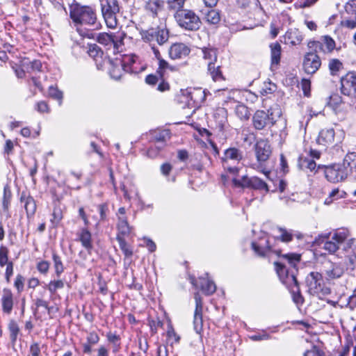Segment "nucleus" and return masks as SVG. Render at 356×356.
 <instances>
[{"label": "nucleus", "instance_id": "obj_1", "mask_svg": "<svg viewBox=\"0 0 356 356\" xmlns=\"http://www.w3.org/2000/svg\"><path fill=\"white\" fill-rule=\"evenodd\" d=\"M287 260V265L282 261L274 263L277 274L281 282L290 291L293 300L297 305H302L304 302L296 274L298 273L297 264L300 261V256L298 254L287 253L283 256Z\"/></svg>", "mask_w": 356, "mask_h": 356}, {"label": "nucleus", "instance_id": "obj_2", "mask_svg": "<svg viewBox=\"0 0 356 356\" xmlns=\"http://www.w3.org/2000/svg\"><path fill=\"white\" fill-rule=\"evenodd\" d=\"M315 243L331 254L341 249L345 252L356 249V239L353 237L350 231L345 227L318 235Z\"/></svg>", "mask_w": 356, "mask_h": 356}, {"label": "nucleus", "instance_id": "obj_3", "mask_svg": "<svg viewBox=\"0 0 356 356\" xmlns=\"http://www.w3.org/2000/svg\"><path fill=\"white\" fill-rule=\"evenodd\" d=\"M70 17L76 24L92 26L98 29L100 24L97 22V16L95 10L88 6H82L74 1L70 5Z\"/></svg>", "mask_w": 356, "mask_h": 356}, {"label": "nucleus", "instance_id": "obj_4", "mask_svg": "<svg viewBox=\"0 0 356 356\" xmlns=\"http://www.w3.org/2000/svg\"><path fill=\"white\" fill-rule=\"evenodd\" d=\"M309 51L303 59L302 66L304 71L308 74H313L317 72L321 65V60L317 53L324 51L323 43L317 41H309L307 44Z\"/></svg>", "mask_w": 356, "mask_h": 356}, {"label": "nucleus", "instance_id": "obj_5", "mask_svg": "<svg viewBox=\"0 0 356 356\" xmlns=\"http://www.w3.org/2000/svg\"><path fill=\"white\" fill-rule=\"evenodd\" d=\"M257 161L251 164V168L262 172L268 178L270 172L266 168V163L272 153L270 145L268 140L261 139L254 145Z\"/></svg>", "mask_w": 356, "mask_h": 356}, {"label": "nucleus", "instance_id": "obj_6", "mask_svg": "<svg viewBox=\"0 0 356 356\" xmlns=\"http://www.w3.org/2000/svg\"><path fill=\"white\" fill-rule=\"evenodd\" d=\"M175 17L178 25L188 31H197L202 24L199 16L191 10L184 9L179 10L175 14Z\"/></svg>", "mask_w": 356, "mask_h": 356}, {"label": "nucleus", "instance_id": "obj_7", "mask_svg": "<svg viewBox=\"0 0 356 356\" xmlns=\"http://www.w3.org/2000/svg\"><path fill=\"white\" fill-rule=\"evenodd\" d=\"M102 13L108 27L115 28L118 24L117 15L120 6L118 0H99Z\"/></svg>", "mask_w": 356, "mask_h": 356}, {"label": "nucleus", "instance_id": "obj_8", "mask_svg": "<svg viewBox=\"0 0 356 356\" xmlns=\"http://www.w3.org/2000/svg\"><path fill=\"white\" fill-rule=\"evenodd\" d=\"M351 172L350 163L344 161L343 163L333 164L325 168L324 173L330 182L338 183L344 181Z\"/></svg>", "mask_w": 356, "mask_h": 356}, {"label": "nucleus", "instance_id": "obj_9", "mask_svg": "<svg viewBox=\"0 0 356 356\" xmlns=\"http://www.w3.org/2000/svg\"><path fill=\"white\" fill-rule=\"evenodd\" d=\"M252 248L254 253L261 257L267 256L270 252L275 253L287 265V260L284 258L280 250H275L271 245L270 240L266 236L260 237L258 241L252 243Z\"/></svg>", "mask_w": 356, "mask_h": 356}, {"label": "nucleus", "instance_id": "obj_10", "mask_svg": "<svg viewBox=\"0 0 356 356\" xmlns=\"http://www.w3.org/2000/svg\"><path fill=\"white\" fill-rule=\"evenodd\" d=\"M140 33L145 42L149 43L156 42L159 45H163L169 38L168 30L159 26L147 30H141Z\"/></svg>", "mask_w": 356, "mask_h": 356}, {"label": "nucleus", "instance_id": "obj_11", "mask_svg": "<svg viewBox=\"0 0 356 356\" xmlns=\"http://www.w3.org/2000/svg\"><path fill=\"white\" fill-rule=\"evenodd\" d=\"M242 158V152L237 148H229L224 152V171L226 173H229L232 175V178L236 177L239 168L236 166H231L228 164V161L230 160L238 164Z\"/></svg>", "mask_w": 356, "mask_h": 356}, {"label": "nucleus", "instance_id": "obj_12", "mask_svg": "<svg viewBox=\"0 0 356 356\" xmlns=\"http://www.w3.org/2000/svg\"><path fill=\"white\" fill-rule=\"evenodd\" d=\"M232 181L235 186L242 188H251L255 190L269 191L268 185L265 181L257 177H252L250 178L247 176H243L241 179H237L236 177H232Z\"/></svg>", "mask_w": 356, "mask_h": 356}, {"label": "nucleus", "instance_id": "obj_13", "mask_svg": "<svg viewBox=\"0 0 356 356\" xmlns=\"http://www.w3.org/2000/svg\"><path fill=\"white\" fill-rule=\"evenodd\" d=\"M275 123V120L273 116V113L264 111H257L252 117V124L255 129L263 130L268 126H273Z\"/></svg>", "mask_w": 356, "mask_h": 356}, {"label": "nucleus", "instance_id": "obj_14", "mask_svg": "<svg viewBox=\"0 0 356 356\" xmlns=\"http://www.w3.org/2000/svg\"><path fill=\"white\" fill-rule=\"evenodd\" d=\"M305 282L309 293L318 294L323 288V274L318 272H311L306 277Z\"/></svg>", "mask_w": 356, "mask_h": 356}, {"label": "nucleus", "instance_id": "obj_15", "mask_svg": "<svg viewBox=\"0 0 356 356\" xmlns=\"http://www.w3.org/2000/svg\"><path fill=\"white\" fill-rule=\"evenodd\" d=\"M344 273V268L341 264L327 261L324 264L322 274L327 281L340 278Z\"/></svg>", "mask_w": 356, "mask_h": 356}, {"label": "nucleus", "instance_id": "obj_16", "mask_svg": "<svg viewBox=\"0 0 356 356\" xmlns=\"http://www.w3.org/2000/svg\"><path fill=\"white\" fill-rule=\"evenodd\" d=\"M120 66L123 71L131 74H136L143 70L139 66V58L135 54L124 55L120 61Z\"/></svg>", "mask_w": 356, "mask_h": 356}, {"label": "nucleus", "instance_id": "obj_17", "mask_svg": "<svg viewBox=\"0 0 356 356\" xmlns=\"http://www.w3.org/2000/svg\"><path fill=\"white\" fill-rule=\"evenodd\" d=\"M341 91L343 95L356 98V75L348 73L341 80Z\"/></svg>", "mask_w": 356, "mask_h": 356}, {"label": "nucleus", "instance_id": "obj_18", "mask_svg": "<svg viewBox=\"0 0 356 356\" xmlns=\"http://www.w3.org/2000/svg\"><path fill=\"white\" fill-rule=\"evenodd\" d=\"M189 280L195 289H200L206 295H211L216 291V284L207 277H200L197 280L195 277L190 276Z\"/></svg>", "mask_w": 356, "mask_h": 356}, {"label": "nucleus", "instance_id": "obj_19", "mask_svg": "<svg viewBox=\"0 0 356 356\" xmlns=\"http://www.w3.org/2000/svg\"><path fill=\"white\" fill-rule=\"evenodd\" d=\"M194 298L195 301V309L194 313V319H193V325L194 330L198 334H200L202 330V307L203 304L202 301V298L198 292L195 293L194 295Z\"/></svg>", "mask_w": 356, "mask_h": 356}, {"label": "nucleus", "instance_id": "obj_20", "mask_svg": "<svg viewBox=\"0 0 356 356\" xmlns=\"http://www.w3.org/2000/svg\"><path fill=\"white\" fill-rule=\"evenodd\" d=\"M190 49L184 43H175L172 44L168 50L169 56L171 59H181L190 54Z\"/></svg>", "mask_w": 356, "mask_h": 356}, {"label": "nucleus", "instance_id": "obj_21", "mask_svg": "<svg viewBox=\"0 0 356 356\" xmlns=\"http://www.w3.org/2000/svg\"><path fill=\"white\" fill-rule=\"evenodd\" d=\"M1 303L3 313L10 314L13 310L14 300L13 294L10 289L4 288L2 291Z\"/></svg>", "mask_w": 356, "mask_h": 356}, {"label": "nucleus", "instance_id": "obj_22", "mask_svg": "<svg viewBox=\"0 0 356 356\" xmlns=\"http://www.w3.org/2000/svg\"><path fill=\"white\" fill-rule=\"evenodd\" d=\"M77 236L79 241L87 251H90L92 249V235L87 228L81 229L77 233Z\"/></svg>", "mask_w": 356, "mask_h": 356}, {"label": "nucleus", "instance_id": "obj_23", "mask_svg": "<svg viewBox=\"0 0 356 356\" xmlns=\"http://www.w3.org/2000/svg\"><path fill=\"white\" fill-rule=\"evenodd\" d=\"M270 56H271V65L270 69L272 71L277 70V66L280 62L281 57V45L278 42H274L270 44Z\"/></svg>", "mask_w": 356, "mask_h": 356}, {"label": "nucleus", "instance_id": "obj_24", "mask_svg": "<svg viewBox=\"0 0 356 356\" xmlns=\"http://www.w3.org/2000/svg\"><path fill=\"white\" fill-rule=\"evenodd\" d=\"M334 131L333 129H325L320 131L317 142L320 145H326L333 143Z\"/></svg>", "mask_w": 356, "mask_h": 356}, {"label": "nucleus", "instance_id": "obj_25", "mask_svg": "<svg viewBox=\"0 0 356 356\" xmlns=\"http://www.w3.org/2000/svg\"><path fill=\"white\" fill-rule=\"evenodd\" d=\"M118 235L124 238L125 236H128L131 231V227L128 223L127 218L126 216H120L117 223Z\"/></svg>", "mask_w": 356, "mask_h": 356}, {"label": "nucleus", "instance_id": "obj_26", "mask_svg": "<svg viewBox=\"0 0 356 356\" xmlns=\"http://www.w3.org/2000/svg\"><path fill=\"white\" fill-rule=\"evenodd\" d=\"M284 38L286 42L290 43L292 45L300 44L303 39L301 33L296 29L289 30L286 33Z\"/></svg>", "mask_w": 356, "mask_h": 356}, {"label": "nucleus", "instance_id": "obj_27", "mask_svg": "<svg viewBox=\"0 0 356 356\" xmlns=\"http://www.w3.org/2000/svg\"><path fill=\"white\" fill-rule=\"evenodd\" d=\"M20 200L22 202L24 203V209L27 216H33L36 211V204L34 199L31 196H26L24 194H22Z\"/></svg>", "mask_w": 356, "mask_h": 356}, {"label": "nucleus", "instance_id": "obj_28", "mask_svg": "<svg viewBox=\"0 0 356 356\" xmlns=\"http://www.w3.org/2000/svg\"><path fill=\"white\" fill-rule=\"evenodd\" d=\"M97 40L99 43L108 47V48L112 46V44H115V45L118 44L117 35L114 34L102 33L98 35Z\"/></svg>", "mask_w": 356, "mask_h": 356}, {"label": "nucleus", "instance_id": "obj_29", "mask_svg": "<svg viewBox=\"0 0 356 356\" xmlns=\"http://www.w3.org/2000/svg\"><path fill=\"white\" fill-rule=\"evenodd\" d=\"M204 19L209 24H218L221 19L220 11L209 9L204 13Z\"/></svg>", "mask_w": 356, "mask_h": 356}, {"label": "nucleus", "instance_id": "obj_30", "mask_svg": "<svg viewBox=\"0 0 356 356\" xmlns=\"http://www.w3.org/2000/svg\"><path fill=\"white\" fill-rule=\"evenodd\" d=\"M224 97L226 99L224 100V102L226 104L233 103L236 104L241 100V91L238 90H227L224 89Z\"/></svg>", "mask_w": 356, "mask_h": 356}, {"label": "nucleus", "instance_id": "obj_31", "mask_svg": "<svg viewBox=\"0 0 356 356\" xmlns=\"http://www.w3.org/2000/svg\"><path fill=\"white\" fill-rule=\"evenodd\" d=\"M277 229L280 235L276 237V240H280L284 243H289L293 240L294 234L292 229H287L281 227H277Z\"/></svg>", "mask_w": 356, "mask_h": 356}, {"label": "nucleus", "instance_id": "obj_32", "mask_svg": "<svg viewBox=\"0 0 356 356\" xmlns=\"http://www.w3.org/2000/svg\"><path fill=\"white\" fill-rule=\"evenodd\" d=\"M298 166L302 169V170H309L310 172H316V162L309 158V157H303V156H301L300 157L299 159V161H298Z\"/></svg>", "mask_w": 356, "mask_h": 356}, {"label": "nucleus", "instance_id": "obj_33", "mask_svg": "<svg viewBox=\"0 0 356 356\" xmlns=\"http://www.w3.org/2000/svg\"><path fill=\"white\" fill-rule=\"evenodd\" d=\"M208 70L214 81H220L222 79L220 65H216L215 63L209 62Z\"/></svg>", "mask_w": 356, "mask_h": 356}, {"label": "nucleus", "instance_id": "obj_34", "mask_svg": "<svg viewBox=\"0 0 356 356\" xmlns=\"http://www.w3.org/2000/svg\"><path fill=\"white\" fill-rule=\"evenodd\" d=\"M52 259L54 262V268L55 270V275L59 278L61 274L64 272L65 267L60 256L54 252L52 254Z\"/></svg>", "mask_w": 356, "mask_h": 356}, {"label": "nucleus", "instance_id": "obj_35", "mask_svg": "<svg viewBox=\"0 0 356 356\" xmlns=\"http://www.w3.org/2000/svg\"><path fill=\"white\" fill-rule=\"evenodd\" d=\"M319 42L323 43V49H324V51H320V52H323L325 54L330 53L335 48V42L329 35L323 36Z\"/></svg>", "mask_w": 356, "mask_h": 356}, {"label": "nucleus", "instance_id": "obj_36", "mask_svg": "<svg viewBox=\"0 0 356 356\" xmlns=\"http://www.w3.org/2000/svg\"><path fill=\"white\" fill-rule=\"evenodd\" d=\"M65 286V282L63 280L57 279L51 280L47 285V289L51 295H54L57 290L62 289Z\"/></svg>", "mask_w": 356, "mask_h": 356}, {"label": "nucleus", "instance_id": "obj_37", "mask_svg": "<svg viewBox=\"0 0 356 356\" xmlns=\"http://www.w3.org/2000/svg\"><path fill=\"white\" fill-rule=\"evenodd\" d=\"M8 328L10 332V337L11 342L13 343H15L17 341V338L19 332V327L15 321L10 320L9 321Z\"/></svg>", "mask_w": 356, "mask_h": 356}, {"label": "nucleus", "instance_id": "obj_38", "mask_svg": "<svg viewBox=\"0 0 356 356\" xmlns=\"http://www.w3.org/2000/svg\"><path fill=\"white\" fill-rule=\"evenodd\" d=\"M236 115L241 120H247L249 118L250 113L248 108L240 102L236 104L234 107Z\"/></svg>", "mask_w": 356, "mask_h": 356}, {"label": "nucleus", "instance_id": "obj_39", "mask_svg": "<svg viewBox=\"0 0 356 356\" xmlns=\"http://www.w3.org/2000/svg\"><path fill=\"white\" fill-rule=\"evenodd\" d=\"M162 3L160 0H148L146 8L152 13L154 17L157 15L158 11L161 8Z\"/></svg>", "mask_w": 356, "mask_h": 356}, {"label": "nucleus", "instance_id": "obj_40", "mask_svg": "<svg viewBox=\"0 0 356 356\" xmlns=\"http://www.w3.org/2000/svg\"><path fill=\"white\" fill-rule=\"evenodd\" d=\"M116 239H117V241H118V242L119 243V246H120L121 250L123 252L124 255L127 257H131L132 254H133L132 249L127 243V242L125 241L124 238L123 237L120 236H117Z\"/></svg>", "mask_w": 356, "mask_h": 356}, {"label": "nucleus", "instance_id": "obj_41", "mask_svg": "<svg viewBox=\"0 0 356 356\" xmlns=\"http://www.w3.org/2000/svg\"><path fill=\"white\" fill-rule=\"evenodd\" d=\"M12 197V193L9 186H6L3 188V208L6 211H8V208L10 204V200Z\"/></svg>", "mask_w": 356, "mask_h": 356}, {"label": "nucleus", "instance_id": "obj_42", "mask_svg": "<svg viewBox=\"0 0 356 356\" xmlns=\"http://www.w3.org/2000/svg\"><path fill=\"white\" fill-rule=\"evenodd\" d=\"M342 104V98L339 94H333L330 95L327 104L334 110L339 108Z\"/></svg>", "mask_w": 356, "mask_h": 356}, {"label": "nucleus", "instance_id": "obj_43", "mask_svg": "<svg viewBox=\"0 0 356 356\" xmlns=\"http://www.w3.org/2000/svg\"><path fill=\"white\" fill-rule=\"evenodd\" d=\"M202 52L205 60H208L209 62L216 61L217 53L215 49L204 48L202 50Z\"/></svg>", "mask_w": 356, "mask_h": 356}, {"label": "nucleus", "instance_id": "obj_44", "mask_svg": "<svg viewBox=\"0 0 356 356\" xmlns=\"http://www.w3.org/2000/svg\"><path fill=\"white\" fill-rule=\"evenodd\" d=\"M186 0H167L168 8L170 10H184L183 7Z\"/></svg>", "mask_w": 356, "mask_h": 356}, {"label": "nucleus", "instance_id": "obj_45", "mask_svg": "<svg viewBox=\"0 0 356 356\" xmlns=\"http://www.w3.org/2000/svg\"><path fill=\"white\" fill-rule=\"evenodd\" d=\"M167 337L168 343H170L171 345H172L174 343H178L180 339L179 336L177 334L171 325H168Z\"/></svg>", "mask_w": 356, "mask_h": 356}, {"label": "nucleus", "instance_id": "obj_46", "mask_svg": "<svg viewBox=\"0 0 356 356\" xmlns=\"http://www.w3.org/2000/svg\"><path fill=\"white\" fill-rule=\"evenodd\" d=\"M63 218V212L60 207H55L52 213L51 222L54 225H57Z\"/></svg>", "mask_w": 356, "mask_h": 356}, {"label": "nucleus", "instance_id": "obj_47", "mask_svg": "<svg viewBox=\"0 0 356 356\" xmlns=\"http://www.w3.org/2000/svg\"><path fill=\"white\" fill-rule=\"evenodd\" d=\"M159 60V69L157 70V72L160 74V76L162 77L163 76V72L166 70H170V71H174L175 67L172 66H170L167 61L163 60V58H160Z\"/></svg>", "mask_w": 356, "mask_h": 356}, {"label": "nucleus", "instance_id": "obj_48", "mask_svg": "<svg viewBox=\"0 0 356 356\" xmlns=\"http://www.w3.org/2000/svg\"><path fill=\"white\" fill-rule=\"evenodd\" d=\"M49 95L52 98L58 100L59 105H61L63 95L60 90L54 86H50L49 88Z\"/></svg>", "mask_w": 356, "mask_h": 356}, {"label": "nucleus", "instance_id": "obj_49", "mask_svg": "<svg viewBox=\"0 0 356 356\" xmlns=\"http://www.w3.org/2000/svg\"><path fill=\"white\" fill-rule=\"evenodd\" d=\"M342 67L341 62L338 59H332L329 62V69L332 74H334Z\"/></svg>", "mask_w": 356, "mask_h": 356}, {"label": "nucleus", "instance_id": "obj_50", "mask_svg": "<svg viewBox=\"0 0 356 356\" xmlns=\"http://www.w3.org/2000/svg\"><path fill=\"white\" fill-rule=\"evenodd\" d=\"M10 261H8V250L4 247L1 246L0 248V266L3 267L5 265H7Z\"/></svg>", "mask_w": 356, "mask_h": 356}, {"label": "nucleus", "instance_id": "obj_51", "mask_svg": "<svg viewBox=\"0 0 356 356\" xmlns=\"http://www.w3.org/2000/svg\"><path fill=\"white\" fill-rule=\"evenodd\" d=\"M110 75L113 79L115 80L120 79L122 76V68L120 65H113L110 70Z\"/></svg>", "mask_w": 356, "mask_h": 356}, {"label": "nucleus", "instance_id": "obj_52", "mask_svg": "<svg viewBox=\"0 0 356 356\" xmlns=\"http://www.w3.org/2000/svg\"><path fill=\"white\" fill-rule=\"evenodd\" d=\"M24 278L22 275L18 274L16 276L14 286L17 289V291L19 293L22 292L24 289Z\"/></svg>", "mask_w": 356, "mask_h": 356}, {"label": "nucleus", "instance_id": "obj_53", "mask_svg": "<svg viewBox=\"0 0 356 356\" xmlns=\"http://www.w3.org/2000/svg\"><path fill=\"white\" fill-rule=\"evenodd\" d=\"M49 268V263L47 261H41L37 264V269L42 274H47Z\"/></svg>", "mask_w": 356, "mask_h": 356}, {"label": "nucleus", "instance_id": "obj_54", "mask_svg": "<svg viewBox=\"0 0 356 356\" xmlns=\"http://www.w3.org/2000/svg\"><path fill=\"white\" fill-rule=\"evenodd\" d=\"M149 324L152 333H156L157 332L158 327H162L163 325V322L159 318L156 320H149Z\"/></svg>", "mask_w": 356, "mask_h": 356}, {"label": "nucleus", "instance_id": "obj_55", "mask_svg": "<svg viewBox=\"0 0 356 356\" xmlns=\"http://www.w3.org/2000/svg\"><path fill=\"white\" fill-rule=\"evenodd\" d=\"M30 354L31 356H41V349L38 342H33L30 346Z\"/></svg>", "mask_w": 356, "mask_h": 356}, {"label": "nucleus", "instance_id": "obj_56", "mask_svg": "<svg viewBox=\"0 0 356 356\" xmlns=\"http://www.w3.org/2000/svg\"><path fill=\"white\" fill-rule=\"evenodd\" d=\"M339 190L338 188H335V189L332 190L330 192L329 197L325 200V203L329 204V203L332 202L333 200H338V199L342 197L343 196L339 195Z\"/></svg>", "mask_w": 356, "mask_h": 356}, {"label": "nucleus", "instance_id": "obj_57", "mask_svg": "<svg viewBox=\"0 0 356 356\" xmlns=\"http://www.w3.org/2000/svg\"><path fill=\"white\" fill-rule=\"evenodd\" d=\"M86 339L88 343L95 345L99 342V337L95 332H91L88 334Z\"/></svg>", "mask_w": 356, "mask_h": 356}, {"label": "nucleus", "instance_id": "obj_58", "mask_svg": "<svg viewBox=\"0 0 356 356\" xmlns=\"http://www.w3.org/2000/svg\"><path fill=\"white\" fill-rule=\"evenodd\" d=\"M13 267H14V264H13V261H10L6 265L5 277H6V282L8 283L10 282V277L13 274Z\"/></svg>", "mask_w": 356, "mask_h": 356}, {"label": "nucleus", "instance_id": "obj_59", "mask_svg": "<svg viewBox=\"0 0 356 356\" xmlns=\"http://www.w3.org/2000/svg\"><path fill=\"white\" fill-rule=\"evenodd\" d=\"M350 13L355 15V19H345L342 22V24L349 29L356 28V12H350Z\"/></svg>", "mask_w": 356, "mask_h": 356}, {"label": "nucleus", "instance_id": "obj_60", "mask_svg": "<svg viewBox=\"0 0 356 356\" xmlns=\"http://www.w3.org/2000/svg\"><path fill=\"white\" fill-rule=\"evenodd\" d=\"M98 210L100 215L99 221H104L106 219V211L108 210V207L106 204H99L98 206Z\"/></svg>", "mask_w": 356, "mask_h": 356}, {"label": "nucleus", "instance_id": "obj_61", "mask_svg": "<svg viewBox=\"0 0 356 356\" xmlns=\"http://www.w3.org/2000/svg\"><path fill=\"white\" fill-rule=\"evenodd\" d=\"M270 338V336L266 332H263L262 334H256L252 335L250 337V339L252 341L268 340Z\"/></svg>", "mask_w": 356, "mask_h": 356}, {"label": "nucleus", "instance_id": "obj_62", "mask_svg": "<svg viewBox=\"0 0 356 356\" xmlns=\"http://www.w3.org/2000/svg\"><path fill=\"white\" fill-rule=\"evenodd\" d=\"M36 109L40 113L49 112V106L44 101H40L36 104Z\"/></svg>", "mask_w": 356, "mask_h": 356}, {"label": "nucleus", "instance_id": "obj_63", "mask_svg": "<svg viewBox=\"0 0 356 356\" xmlns=\"http://www.w3.org/2000/svg\"><path fill=\"white\" fill-rule=\"evenodd\" d=\"M106 338L110 343H115L116 342L120 340V337L119 335H118L116 333H113L111 332H108L106 334Z\"/></svg>", "mask_w": 356, "mask_h": 356}, {"label": "nucleus", "instance_id": "obj_64", "mask_svg": "<svg viewBox=\"0 0 356 356\" xmlns=\"http://www.w3.org/2000/svg\"><path fill=\"white\" fill-rule=\"evenodd\" d=\"M88 54L92 57H96L98 56V55L100 54L99 47L94 44L90 46Z\"/></svg>", "mask_w": 356, "mask_h": 356}]
</instances>
